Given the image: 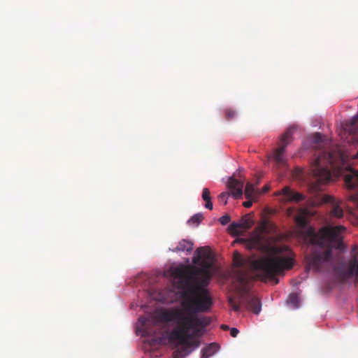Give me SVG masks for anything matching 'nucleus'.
<instances>
[{
	"label": "nucleus",
	"instance_id": "15",
	"mask_svg": "<svg viewBox=\"0 0 358 358\" xmlns=\"http://www.w3.org/2000/svg\"><path fill=\"white\" fill-rule=\"evenodd\" d=\"M244 193L247 199H255L257 195V192L254 185L251 182H248L246 184Z\"/></svg>",
	"mask_w": 358,
	"mask_h": 358
},
{
	"label": "nucleus",
	"instance_id": "27",
	"mask_svg": "<svg viewBox=\"0 0 358 358\" xmlns=\"http://www.w3.org/2000/svg\"><path fill=\"white\" fill-rule=\"evenodd\" d=\"M239 331L236 328H231L230 329V334L232 337L235 338L238 334Z\"/></svg>",
	"mask_w": 358,
	"mask_h": 358
},
{
	"label": "nucleus",
	"instance_id": "22",
	"mask_svg": "<svg viewBox=\"0 0 358 358\" xmlns=\"http://www.w3.org/2000/svg\"><path fill=\"white\" fill-rule=\"evenodd\" d=\"M230 220H231V218H230L229 215H225L222 216L220 218L219 221L222 225H226L227 224H228L230 222Z\"/></svg>",
	"mask_w": 358,
	"mask_h": 358
},
{
	"label": "nucleus",
	"instance_id": "21",
	"mask_svg": "<svg viewBox=\"0 0 358 358\" xmlns=\"http://www.w3.org/2000/svg\"><path fill=\"white\" fill-rule=\"evenodd\" d=\"M229 196V194L228 192H222L219 195V200L220 202H223L224 204H227V199Z\"/></svg>",
	"mask_w": 358,
	"mask_h": 358
},
{
	"label": "nucleus",
	"instance_id": "11",
	"mask_svg": "<svg viewBox=\"0 0 358 358\" xmlns=\"http://www.w3.org/2000/svg\"><path fill=\"white\" fill-rule=\"evenodd\" d=\"M193 250V243L192 241L182 239L175 248H170L173 252H190Z\"/></svg>",
	"mask_w": 358,
	"mask_h": 358
},
{
	"label": "nucleus",
	"instance_id": "31",
	"mask_svg": "<svg viewBox=\"0 0 358 358\" xmlns=\"http://www.w3.org/2000/svg\"><path fill=\"white\" fill-rule=\"evenodd\" d=\"M353 224L355 225H358V217L355 219V221L353 222Z\"/></svg>",
	"mask_w": 358,
	"mask_h": 358
},
{
	"label": "nucleus",
	"instance_id": "20",
	"mask_svg": "<svg viewBox=\"0 0 358 358\" xmlns=\"http://www.w3.org/2000/svg\"><path fill=\"white\" fill-rule=\"evenodd\" d=\"M228 301H229V304L230 305L231 308L236 312H238L240 310V306L238 304H237L234 298L231 297V296H229V299H228Z\"/></svg>",
	"mask_w": 358,
	"mask_h": 358
},
{
	"label": "nucleus",
	"instance_id": "25",
	"mask_svg": "<svg viewBox=\"0 0 358 358\" xmlns=\"http://www.w3.org/2000/svg\"><path fill=\"white\" fill-rule=\"evenodd\" d=\"M352 258H354V257L357 258V255H358V245H355L352 246Z\"/></svg>",
	"mask_w": 358,
	"mask_h": 358
},
{
	"label": "nucleus",
	"instance_id": "3",
	"mask_svg": "<svg viewBox=\"0 0 358 358\" xmlns=\"http://www.w3.org/2000/svg\"><path fill=\"white\" fill-rule=\"evenodd\" d=\"M345 231L342 226H326L315 231L309 227L306 232V238L315 248L306 257L308 266L317 271L326 264L336 260L335 256L346 250L341 233Z\"/></svg>",
	"mask_w": 358,
	"mask_h": 358
},
{
	"label": "nucleus",
	"instance_id": "29",
	"mask_svg": "<svg viewBox=\"0 0 358 358\" xmlns=\"http://www.w3.org/2000/svg\"><path fill=\"white\" fill-rule=\"evenodd\" d=\"M221 328L224 330H228L229 329V326L226 325V324H222L221 326Z\"/></svg>",
	"mask_w": 358,
	"mask_h": 358
},
{
	"label": "nucleus",
	"instance_id": "19",
	"mask_svg": "<svg viewBox=\"0 0 358 358\" xmlns=\"http://www.w3.org/2000/svg\"><path fill=\"white\" fill-rule=\"evenodd\" d=\"M234 264L237 266H242L244 264L243 259L242 257L237 252H236L234 253Z\"/></svg>",
	"mask_w": 358,
	"mask_h": 358
},
{
	"label": "nucleus",
	"instance_id": "14",
	"mask_svg": "<svg viewBox=\"0 0 358 358\" xmlns=\"http://www.w3.org/2000/svg\"><path fill=\"white\" fill-rule=\"evenodd\" d=\"M237 281L239 282L241 288L245 291L247 288V285L248 282V275L246 273L240 271L237 273L236 275Z\"/></svg>",
	"mask_w": 358,
	"mask_h": 358
},
{
	"label": "nucleus",
	"instance_id": "8",
	"mask_svg": "<svg viewBox=\"0 0 358 358\" xmlns=\"http://www.w3.org/2000/svg\"><path fill=\"white\" fill-rule=\"evenodd\" d=\"M276 195H282L284 199L289 202H300L305 199V196L301 193L292 191L289 187L285 186Z\"/></svg>",
	"mask_w": 358,
	"mask_h": 358
},
{
	"label": "nucleus",
	"instance_id": "7",
	"mask_svg": "<svg viewBox=\"0 0 358 358\" xmlns=\"http://www.w3.org/2000/svg\"><path fill=\"white\" fill-rule=\"evenodd\" d=\"M325 202L330 203L332 206V208L330 210V215L333 217L342 218L344 215L343 208H341L342 201L337 199L335 197L326 195L324 197Z\"/></svg>",
	"mask_w": 358,
	"mask_h": 358
},
{
	"label": "nucleus",
	"instance_id": "17",
	"mask_svg": "<svg viewBox=\"0 0 358 358\" xmlns=\"http://www.w3.org/2000/svg\"><path fill=\"white\" fill-rule=\"evenodd\" d=\"M287 302L291 304L294 308L299 307V296L296 294H291L289 295Z\"/></svg>",
	"mask_w": 358,
	"mask_h": 358
},
{
	"label": "nucleus",
	"instance_id": "13",
	"mask_svg": "<svg viewBox=\"0 0 358 358\" xmlns=\"http://www.w3.org/2000/svg\"><path fill=\"white\" fill-rule=\"evenodd\" d=\"M219 345L215 343L209 344L201 350V358H209L213 356L219 350Z\"/></svg>",
	"mask_w": 358,
	"mask_h": 358
},
{
	"label": "nucleus",
	"instance_id": "28",
	"mask_svg": "<svg viewBox=\"0 0 358 358\" xmlns=\"http://www.w3.org/2000/svg\"><path fill=\"white\" fill-rule=\"evenodd\" d=\"M297 222H298L300 224H304V222H305V220H303V218L298 217V218H297Z\"/></svg>",
	"mask_w": 358,
	"mask_h": 358
},
{
	"label": "nucleus",
	"instance_id": "10",
	"mask_svg": "<svg viewBox=\"0 0 358 358\" xmlns=\"http://www.w3.org/2000/svg\"><path fill=\"white\" fill-rule=\"evenodd\" d=\"M244 182L243 181L237 180L234 178H230L228 183L229 188L231 191L232 195L235 198H239L242 196L243 192Z\"/></svg>",
	"mask_w": 358,
	"mask_h": 358
},
{
	"label": "nucleus",
	"instance_id": "5",
	"mask_svg": "<svg viewBox=\"0 0 358 358\" xmlns=\"http://www.w3.org/2000/svg\"><path fill=\"white\" fill-rule=\"evenodd\" d=\"M294 127H289L281 136V145L273 152V159L279 168L287 169V161L284 157L287 145L291 142Z\"/></svg>",
	"mask_w": 358,
	"mask_h": 358
},
{
	"label": "nucleus",
	"instance_id": "16",
	"mask_svg": "<svg viewBox=\"0 0 358 358\" xmlns=\"http://www.w3.org/2000/svg\"><path fill=\"white\" fill-rule=\"evenodd\" d=\"M202 199L206 201L205 207L209 210L213 209V203L211 201V196L210 191L208 188H203L202 192Z\"/></svg>",
	"mask_w": 358,
	"mask_h": 358
},
{
	"label": "nucleus",
	"instance_id": "9",
	"mask_svg": "<svg viewBox=\"0 0 358 358\" xmlns=\"http://www.w3.org/2000/svg\"><path fill=\"white\" fill-rule=\"evenodd\" d=\"M244 301L246 303L247 308L252 310L255 314L257 315L260 313L262 310V304L259 299L251 295L250 294H248Z\"/></svg>",
	"mask_w": 358,
	"mask_h": 358
},
{
	"label": "nucleus",
	"instance_id": "23",
	"mask_svg": "<svg viewBox=\"0 0 358 358\" xmlns=\"http://www.w3.org/2000/svg\"><path fill=\"white\" fill-rule=\"evenodd\" d=\"M235 111L232 109H227L225 110V115L227 120H231L235 116Z\"/></svg>",
	"mask_w": 358,
	"mask_h": 358
},
{
	"label": "nucleus",
	"instance_id": "18",
	"mask_svg": "<svg viewBox=\"0 0 358 358\" xmlns=\"http://www.w3.org/2000/svg\"><path fill=\"white\" fill-rule=\"evenodd\" d=\"M203 218V217L201 213H197V214H195L194 215H193L188 220V223L190 224H192L198 225L201 222Z\"/></svg>",
	"mask_w": 358,
	"mask_h": 358
},
{
	"label": "nucleus",
	"instance_id": "12",
	"mask_svg": "<svg viewBox=\"0 0 358 358\" xmlns=\"http://www.w3.org/2000/svg\"><path fill=\"white\" fill-rule=\"evenodd\" d=\"M341 275L343 279L352 275H355L358 278V257L352 258L350 263L349 269L347 271H343L341 273Z\"/></svg>",
	"mask_w": 358,
	"mask_h": 358
},
{
	"label": "nucleus",
	"instance_id": "26",
	"mask_svg": "<svg viewBox=\"0 0 358 358\" xmlns=\"http://www.w3.org/2000/svg\"><path fill=\"white\" fill-rule=\"evenodd\" d=\"M249 200L247 201H245L243 205L245 208H250L252 205V202L255 200V199H248Z\"/></svg>",
	"mask_w": 358,
	"mask_h": 358
},
{
	"label": "nucleus",
	"instance_id": "30",
	"mask_svg": "<svg viewBox=\"0 0 358 358\" xmlns=\"http://www.w3.org/2000/svg\"><path fill=\"white\" fill-rule=\"evenodd\" d=\"M269 187L268 186H265L263 188V192H266L268 190Z\"/></svg>",
	"mask_w": 358,
	"mask_h": 358
},
{
	"label": "nucleus",
	"instance_id": "1",
	"mask_svg": "<svg viewBox=\"0 0 358 358\" xmlns=\"http://www.w3.org/2000/svg\"><path fill=\"white\" fill-rule=\"evenodd\" d=\"M196 253L193 263L199 264L201 268L192 269L180 266L172 271L173 278L177 280V287L182 290L183 308L161 309L155 313L154 318L141 317L138 320L139 331L143 336L154 334V331L149 327L150 324L173 322L176 325L169 335L170 341L181 345L175 352L176 357H185L192 352L191 348H198L199 341L193 338L199 336L201 329L211 322L210 317L196 314L209 312L213 304L210 293L206 288L211 276L209 270L213 266V258L207 247L199 248Z\"/></svg>",
	"mask_w": 358,
	"mask_h": 358
},
{
	"label": "nucleus",
	"instance_id": "4",
	"mask_svg": "<svg viewBox=\"0 0 358 358\" xmlns=\"http://www.w3.org/2000/svg\"><path fill=\"white\" fill-rule=\"evenodd\" d=\"M269 256L259 258L251 263V268L262 281L273 279L294 265L292 251L287 245H272L268 248Z\"/></svg>",
	"mask_w": 358,
	"mask_h": 358
},
{
	"label": "nucleus",
	"instance_id": "2",
	"mask_svg": "<svg viewBox=\"0 0 358 358\" xmlns=\"http://www.w3.org/2000/svg\"><path fill=\"white\" fill-rule=\"evenodd\" d=\"M310 171L315 179L313 188L316 191L321 190L320 185L331 181L333 176L344 175L345 186L352 192L347 195L348 200L358 207V171L345 164L343 153L320 152L311 164Z\"/></svg>",
	"mask_w": 358,
	"mask_h": 358
},
{
	"label": "nucleus",
	"instance_id": "6",
	"mask_svg": "<svg viewBox=\"0 0 358 358\" xmlns=\"http://www.w3.org/2000/svg\"><path fill=\"white\" fill-rule=\"evenodd\" d=\"M252 224V220L248 215H246L243 216L239 222H234L230 224L229 226V231L234 235H238L243 229H250Z\"/></svg>",
	"mask_w": 358,
	"mask_h": 358
},
{
	"label": "nucleus",
	"instance_id": "24",
	"mask_svg": "<svg viewBox=\"0 0 358 358\" xmlns=\"http://www.w3.org/2000/svg\"><path fill=\"white\" fill-rule=\"evenodd\" d=\"M322 136L320 134L316 133L314 134V142L316 143H319L322 142Z\"/></svg>",
	"mask_w": 358,
	"mask_h": 358
}]
</instances>
